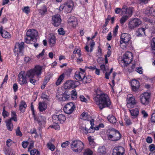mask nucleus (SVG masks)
<instances>
[{
    "label": "nucleus",
    "instance_id": "20",
    "mask_svg": "<svg viewBox=\"0 0 155 155\" xmlns=\"http://www.w3.org/2000/svg\"><path fill=\"white\" fill-rule=\"evenodd\" d=\"M69 25L73 28L76 27L78 25L77 19L74 16H71L67 20Z\"/></svg>",
    "mask_w": 155,
    "mask_h": 155
},
{
    "label": "nucleus",
    "instance_id": "44",
    "mask_svg": "<svg viewBox=\"0 0 155 155\" xmlns=\"http://www.w3.org/2000/svg\"><path fill=\"white\" fill-rule=\"evenodd\" d=\"M15 133L17 136L20 137L22 136V133L20 131V127L19 126L17 127V129L15 130Z\"/></svg>",
    "mask_w": 155,
    "mask_h": 155
},
{
    "label": "nucleus",
    "instance_id": "19",
    "mask_svg": "<svg viewBox=\"0 0 155 155\" xmlns=\"http://www.w3.org/2000/svg\"><path fill=\"white\" fill-rule=\"evenodd\" d=\"M124 149L122 147H115L113 150L112 155H124Z\"/></svg>",
    "mask_w": 155,
    "mask_h": 155
},
{
    "label": "nucleus",
    "instance_id": "61",
    "mask_svg": "<svg viewBox=\"0 0 155 155\" xmlns=\"http://www.w3.org/2000/svg\"><path fill=\"white\" fill-rule=\"evenodd\" d=\"M151 46L152 49L155 50V38L152 39V42L151 45Z\"/></svg>",
    "mask_w": 155,
    "mask_h": 155
},
{
    "label": "nucleus",
    "instance_id": "36",
    "mask_svg": "<svg viewBox=\"0 0 155 155\" xmlns=\"http://www.w3.org/2000/svg\"><path fill=\"white\" fill-rule=\"evenodd\" d=\"M11 117L9 120H10L11 121L12 120H13L15 122L17 121V115L15 111L13 110L11 111Z\"/></svg>",
    "mask_w": 155,
    "mask_h": 155
},
{
    "label": "nucleus",
    "instance_id": "22",
    "mask_svg": "<svg viewBox=\"0 0 155 155\" xmlns=\"http://www.w3.org/2000/svg\"><path fill=\"white\" fill-rule=\"evenodd\" d=\"M126 6H124L122 7V14L125 15L130 17L132 15L133 11L132 9L130 8H127Z\"/></svg>",
    "mask_w": 155,
    "mask_h": 155
},
{
    "label": "nucleus",
    "instance_id": "47",
    "mask_svg": "<svg viewBox=\"0 0 155 155\" xmlns=\"http://www.w3.org/2000/svg\"><path fill=\"white\" fill-rule=\"evenodd\" d=\"M124 120L125 122L126 126H129L132 124V122L130 119L126 117L124 119Z\"/></svg>",
    "mask_w": 155,
    "mask_h": 155
},
{
    "label": "nucleus",
    "instance_id": "25",
    "mask_svg": "<svg viewBox=\"0 0 155 155\" xmlns=\"http://www.w3.org/2000/svg\"><path fill=\"white\" fill-rule=\"evenodd\" d=\"M47 107V104L45 102H40L38 104V109L40 112L45 110Z\"/></svg>",
    "mask_w": 155,
    "mask_h": 155
},
{
    "label": "nucleus",
    "instance_id": "29",
    "mask_svg": "<svg viewBox=\"0 0 155 155\" xmlns=\"http://www.w3.org/2000/svg\"><path fill=\"white\" fill-rule=\"evenodd\" d=\"M49 43L50 46L52 48L54 45L56 43V38L54 35H51L49 38Z\"/></svg>",
    "mask_w": 155,
    "mask_h": 155
},
{
    "label": "nucleus",
    "instance_id": "39",
    "mask_svg": "<svg viewBox=\"0 0 155 155\" xmlns=\"http://www.w3.org/2000/svg\"><path fill=\"white\" fill-rule=\"evenodd\" d=\"M33 117L34 118V121H37L38 124L41 126V121L39 119V117L37 115L35 114H32Z\"/></svg>",
    "mask_w": 155,
    "mask_h": 155
},
{
    "label": "nucleus",
    "instance_id": "12",
    "mask_svg": "<svg viewBox=\"0 0 155 155\" xmlns=\"http://www.w3.org/2000/svg\"><path fill=\"white\" fill-rule=\"evenodd\" d=\"M79 83L78 81L68 80L64 84V88L65 89L75 88L79 85Z\"/></svg>",
    "mask_w": 155,
    "mask_h": 155
},
{
    "label": "nucleus",
    "instance_id": "57",
    "mask_svg": "<svg viewBox=\"0 0 155 155\" xmlns=\"http://www.w3.org/2000/svg\"><path fill=\"white\" fill-rule=\"evenodd\" d=\"M58 124H55V125H51L50 126V127L56 130H59L60 129V126Z\"/></svg>",
    "mask_w": 155,
    "mask_h": 155
},
{
    "label": "nucleus",
    "instance_id": "34",
    "mask_svg": "<svg viewBox=\"0 0 155 155\" xmlns=\"http://www.w3.org/2000/svg\"><path fill=\"white\" fill-rule=\"evenodd\" d=\"M64 73L58 77L57 80L55 83L56 85L58 86L61 84L62 81L64 80Z\"/></svg>",
    "mask_w": 155,
    "mask_h": 155
},
{
    "label": "nucleus",
    "instance_id": "62",
    "mask_svg": "<svg viewBox=\"0 0 155 155\" xmlns=\"http://www.w3.org/2000/svg\"><path fill=\"white\" fill-rule=\"evenodd\" d=\"M80 52L81 50L80 48H76L73 51V53L74 54H77V55H78L81 54Z\"/></svg>",
    "mask_w": 155,
    "mask_h": 155
},
{
    "label": "nucleus",
    "instance_id": "55",
    "mask_svg": "<svg viewBox=\"0 0 155 155\" xmlns=\"http://www.w3.org/2000/svg\"><path fill=\"white\" fill-rule=\"evenodd\" d=\"M150 121L152 123H155V111H154V112L151 115Z\"/></svg>",
    "mask_w": 155,
    "mask_h": 155
},
{
    "label": "nucleus",
    "instance_id": "3",
    "mask_svg": "<svg viewBox=\"0 0 155 155\" xmlns=\"http://www.w3.org/2000/svg\"><path fill=\"white\" fill-rule=\"evenodd\" d=\"M108 140L112 141H117L120 140L121 135L119 131L114 128L109 129L107 132Z\"/></svg>",
    "mask_w": 155,
    "mask_h": 155
},
{
    "label": "nucleus",
    "instance_id": "43",
    "mask_svg": "<svg viewBox=\"0 0 155 155\" xmlns=\"http://www.w3.org/2000/svg\"><path fill=\"white\" fill-rule=\"evenodd\" d=\"M129 17L124 15L123 16L120 18V22L121 24H123L124 23L125 21L129 18Z\"/></svg>",
    "mask_w": 155,
    "mask_h": 155
},
{
    "label": "nucleus",
    "instance_id": "18",
    "mask_svg": "<svg viewBox=\"0 0 155 155\" xmlns=\"http://www.w3.org/2000/svg\"><path fill=\"white\" fill-rule=\"evenodd\" d=\"M127 106L129 108L134 107L136 104L135 98L133 96L128 97L127 99Z\"/></svg>",
    "mask_w": 155,
    "mask_h": 155
},
{
    "label": "nucleus",
    "instance_id": "60",
    "mask_svg": "<svg viewBox=\"0 0 155 155\" xmlns=\"http://www.w3.org/2000/svg\"><path fill=\"white\" fill-rule=\"evenodd\" d=\"M29 143L28 141H23L22 143V145L24 148H26L27 147Z\"/></svg>",
    "mask_w": 155,
    "mask_h": 155
},
{
    "label": "nucleus",
    "instance_id": "17",
    "mask_svg": "<svg viewBox=\"0 0 155 155\" xmlns=\"http://www.w3.org/2000/svg\"><path fill=\"white\" fill-rule=\"evenodd\" d=\"M130 83L131 89L133 91L136 92L139 90L140 83L136 79L132 80Z\"/></svg>",
    "mask_w": 155,
    "mask_h": 155
},
{
    "label": "nucleus",
    "instance_id": "54",
    "mask_svg": "<svg viewBox=\"0 0 155 155\" xmlns=\"http://www.w3.org/2000/svg\"><path fill=\"white\" fill-rule=\"evenodd\" d=\"M28 151L30 152V155H35L36 153H37V151H38L35 148L33 150L30 149L29 150H28Z\"/></svg>",
    "mask_w": 155,
    "mask_h": 155
},
{
    "label": "nucleus",
    "instance_id": "42",
    "mask_svg": "<svg viewBox=\"0 0 155 155\" xmlns=\"http://www.w3.org/2000/svg\"><path fill=\"white\" fill-rule=\"evenodd\" d=\"M48 148L51 151L54 150L55 148V146L51 143H49L47 144Z\"/></svg>",
    "mask_w": 155,
    "mask_h": 155
},
{
    "label": "nucleus",
    "instance_id": "30",
    "mask_svg": "<svg viewBox=\"0 0 155 155\" xmlns=\"http://www.w3.org/2000/svg\"><path fill=\"white\" fill-rule=\"evenodd\" d=\"M82 82L84 83H89L91 82V77L90 75H87L84 76L83 78H82Z\"/></svg>",
    "mask_w": 155,
    "mask_h": 155
},
{
    "label": "nucleus",
    "instance_id": "52",
    "mask_svg": "<svg viewBox=\"0 0 155 155\" xmlns=\"http://www.w3.org/2000/svg\"><path fill=\"white\" fill-rule=\"evenodd\" d=\"M106 150L104 147H99L98 149L99 152L101 153H104L106 152Z\"/></svg>",
    "mask_w": 155,
    "mask_h": 155
},
{
    "label": "nucleus",
    "instance_id": "53",
    "mask_svg": "<svg viewBox=\"0 0 155 155\" xmlns=\"http://www.w3.org/2000/svg\"><path fill=\"white\" fill-rule=\"evenodd\" d=\"M81 130L82 131V133L83 134H85L86 135L88 133V129L86 127H82Z\"/></svg>",
    "mask_w": 155,
    "mask_h": 155
},
{
    "label": "nucleus",
    "instance_id": "31",
    "mask_svg": "<svg viewBox=\"0 0 155 155\" xmlns=\"http://www.w3.org/2000/svg\"><path fill=\"white\" fill-rule=\"evenodd\" d=\"M6 126L7 129L10 131H12L13 129V124L10 120H8L6 121Z\"/></svg>",
    "mask_w": 155,
    "mask_h": 155
},
{
    "label": "nucleus",
    "instance_id": "40",
    "mask_svg": "<svg viewBox=\"0 0 155 155\" xmlns=\"http://www.w3.org/2000/svg\"><path fill=\"white\" fill-rule=\"evenodd\" d=\"M93 151L89 148H87L84 150L83 155H93Z\"/></svg>",
    "mask_w": 155,
    "mask_h": 155
},
{
    "label": "nucleus",
    "instance_id": "5",
    "mask_svg": "<svg viewBox=\"0 0 155 155\" xmlns=\"http://www.w3.org/2000/svg\"><path fill=\"white\" fill-rule=\"evenodd\" d=\"M84 144L81 140L75 139L72 140L71 144V150L76 153L81 152L84 149Z\"/></svg>",
    "mask_w": 155,
    "mask_h": 155
},
{
    "label": "nucleus",
    "instance_id": "1",
    "mask_svg": "<svg viewBox=\"0 0 155 155\" xmlns=\"http://www.w3.org/2000/svg\"><path fill=\"white\" fill-rule=\"evenodd\" d=\"M94 99L96 104L101 110L105 107L110 109L112 108L111 102L109 97L106 94L103 93L98 97H94Z\"/></svg>",
    "mask_w": 155,
    "mask_h": 155
},
{
    "label": "nucleus",
    "instance_id": "14",
    "mask_svg": "<svg viewBox=\"0 0 155 155\" xmlns=\"http://www.w3.org/2000/svg\"><path fill=\"white\" fill-rule=\"evenodd\" d=\"M70 93L68 91H65L62 94H58L56 97L60 101H65L68 100L70 97Z\"/></svg>",
    "mask_w": 155,
    "mask_h": 155
},
{
    "label": "nucleus",
    "instance_id": "26",
    "mask_svg": "<svg viewBox=\"0 0 155 155\" xmlns=\"http://www.w3.org/2000/svg\"><path fill=\"white\" fill-rule=\"evenodd\" d=\"M144 12L145 14L148 16L151 15L155 17V9L153 7L150 8H147Z\"/></svg>",
    "mask_w": 155,
    "mask_h": 155
},
{
    "label": "nucleus",
    "instance_id": "32",
    "mask_svg": "<svg viewBox=\"0 0 155 155\" xmlns=\"http://www.w3.org/2000/svg\"><path fill=\"white\" fill-rule=\"evenodd\" d=\"M47 8L45 5L42 6L41 8L38 10L39 14L42 15H44L47 12Z\"/></svg>",
    "mask_w": 155,
    "mask_h": 155
},
{
    "label": "nucleus",
    "instance_id": "64",
    "mask_svg": "<svg viewBox=\"0 0 155 155\" xmlns=\"http://www.w3.org/2000/svg\"><path fill=\"white\" fill-rule=\"evenodd\" d=\"M115 13L116 14H119L120 12L122 13V8H117L115 10Z\"/></svg>",
    "mask_w": 155,
    "mask_h": 155
},
{
    "label": "nucleus",
    "instance_id": "23",
    "mask_svg": "<svg viewBox=\"0 0 155 155\" xmlns=\"http://www.w3.org/2000/svg\"><path fill=\"white\" fill-rule=\"evenodd\" d=\"M65 9H67V12L69 13L71 12L73 9L74 4L73 2L71 0L67 1L64 4Z\"/></svg>",
    "mask_w": 155,
    "mask_h": 155
},
{
    "label": "nucleus",
    "instance_id": "33",
    "mask_svg": "<svg viewBox=\"0 0 155 155\" xmlns=\"http://www.w3.org/2000/svg\"><path fill=\"white\" fill-rule=\"evenodd\" d=\"M108 120L110 123L115 124L117 122L116 117L112 115H109L107 117Z\"/></svg>",
    "mask_w": 155,
    "mask_h": 155
},
{
    "label": "nucleus",
    "instance_id": "6",
    "mask_svg": "<svg viewBox=\"0 0 155 155\" xmlns=\"http://www.w3.org/2000/svg\"><path fill=\"white\" fill-rule=\"evenodd\" d=\"M133 58V53L130 51H127L125 52L123 55L121 61V62H122V63H123V64H120V63H119L122 67H124L127 66L132 62Z\"/></svg>",
    "mask_w": 155,
    "mask_h": 155
},
{
    "label": "nucleus",
    "instance_id": "21",
    "mask_svg": "<svg viewBox=\"0 0 155 155\" xmlns=\"http://www.w3.org/2000/svg\"><path fill=\"white\" fill-rule=\"evenodd\" d=\"M0 34L3 38H5L9 39L12 37L11 35L9 32L3 29L2 26H1L0 27Z\"/></svg>",
    "mask_w": 155,
    "mask_h": 155
},
{
    "label": "nucleus",
    "instance_id": "9",
    "mask_svg": "<svg viewBox=\"0 0 155 155\" xmlns=\"http://www.w3.org/2000/svg\"><path fill=\"white\" fill-rule=\"evenodd\" d=\"M151 93L148 92H144L141 94L140 96V100L141 103L143 105H148L150 102Z\"/></svg>",
    "mask_w": 155,
    "mask_h": 155
},
{
    "label": "nucleus",
    "instance_id": "49",
    "mask_svg": "<svg viewBox=\"0 0 155 155\" xmlns=\"http://www.w3.org/2000/svg\"><path fill=\"white\" fill-rule=\"evenodd\" d=\"M79 98L81 102L87 103V98L82 95H80L79 96Z\"/></svg>",
    "mask_w": 155,
    "mask_h": 155
},
{
    "label": "nucleus",
    "instance_id": "2",
    "mask_svg": "<svg viewBox=\"0 0 155 155\" xmlns=\"http://www.w3.org/2000/svg\"><path fill=\"white\" fill-rule=\"evenodd\" d=\"M38 32L33 29L28 30L26 32V36L24 38V41L27 44H32L37 41V37Z\"/></svg>",
    "mask_w": 155,
    "mask_h": 155
},
{
    "label": "nucleus",
    "instance_id": "56",
    "mask_svg": "<svg viewBox=\"0 0 155 155\" xmlns=\"http://www.w3.org/2000/svg\"><path fill=\"white\" fill-rule=\"evenodd\" d=\"M88 140L89 142V143L90 145H93L94 144V142L93 139L91 136H89L88 137Z\"/></svg>",
    "mask_w": 155,
    "mask_h": 155
},
{
    "label": "nucleus",
    "instance_id": "45",
    "mask_svg": "<svg viewBox=\"0 0 155 155\" xmlns=\"http://www.w3.org/2000/svg\"><path fill=\"white\" fill-rule=\"evenodd\" d=\"M94 92L96 95V96L95 97H98L100 95L103 94L102 93V91L100 88H98L95 90Z\"/></svg>",
    "mask_w": 155,
    "mask_h": 155
},
{
    "label": "nucleus",
    "instance_id": "16",
    "mask_svg": "<svg viewBox=\"0 0 155 155\" xmlns=\"http://www.w3.org/2000/svg\"><path fill=\"white\" fill-rule=\"evenodd\" d=\"M52 22L55 26L57 27L60 25L61 19V16L59 14H56L52 17Z\"/></svg>",
    "mask_w": 155,
    "mask_h": 155
},
{
    "label": "nucleus",
    "instance_id": "11",
    "mask_svg": "<svg viewBox=\"0 0 155 155\" xmlns=\"http://www.w3.org/2000/svg\"><path fill=\"white\" fill-rule=\"evenodd\" d=\"M141 20L138 18L130 19L128 23V27L130 29H133L138 27L141 24Z\"/></svg>",
    "mask_w": 155,
    "mask_h": 155
},
{
    "label": "nucleus",
    "instance_id": "63",
    "mask_svg": "<svg viewBox=\"0 0 155 155\" xmlns=\"http://www.w3.org/2000/svg\"><path fill=\"white\" fill-rule=\"evenodd\" d=\"M34 142L33 140H31L29 144L28 150H29L30 149H32V148H33L34 145Z\"/></svg>",
    "mask_w": 155,
    "mask_h": 155
},
{
    "label": "nucleus",
    "instance_id": "46",
    "mask_svg": "<svg viewBox=\"0 0 155 155\" xmlns=\"http://www.w3.org/2000/svg\"><path fill=\"white\" fill-rule=\"evenodd\" d=\"M22 10L23 12L26 14H28L30 12L29 7L28 6L25 7L23 8H22Z\"/></svg>",
    "mask_w": 155,
    "mask_h": 155
},
{
    "label": "nucleus",
    "instance_id": "38",
    "mask_svg": "<svg viewBox=\"0 0 155 155\" xmlns=\"http://www.w3.org/2000/svg\"><path fill=\"white\" fill-rule=\"evenodd\" d=\"M71 96L73 100H75L77 98V94L76 90L74 89L71 92Z\"/></svg>",
    "mask_w": 155,
    "mask_h": 155
},
{
    "label": "nucleus",
    "instance_id": "50",
    "mask_svg": "<svg viewBox=\"0 0 155 155\" xmlns=\"http://www.w3.org/2000/svg\"><path fill=\"white\" fill-rule=\"evenodd\" d=\"M58 34L60 35H64L65 33V31L62 28H61L58 29Z\"/></svg>",
    "mask_w": 155,
    "mask_h": 155
},
{
    "label": "nucleus",
    "instance_id": "48",
    "mask_svg": "<svg viewBox=\"0 0 155 155\" xmlns=\"http://www.w3.org/2000/svg\"><path fill=\"white\" fill-rule=\"evenodd\" d=\"M77 63H80L83 61V59L81 57V54L77 55Z\"/></svg>",
    "mask_w": 155,
    "mask_h": 155
},
{
    "label": "nucleus",
    "instance_id": "35",
    "mask_svg": "<svg viewBox=\"0 0 155 155\" xmlns=\"http://www.w3.org/2000/svg\"><path fill=\"white\" fill-rule=\"evenodd\" d=\"M137 32L138 34L137 36H141L143 34L145 35V29L143 28H138Z\"/></svg>",
    "mask_w": 155,
    "mask_h": 155
},
{
    "label": "nucleus",
    "instance_id": "59",
    "mask_svg": "<svg viewBox=\"0 0 155 155\" xmlns=\"http://www.w3.org/2000/svg\"><path fill=\"white\" fill-rule=\"evenodd\" d=\"M13 89L15 92H16L18 89V86L17 84L16 83L13 84Z\"/></svg>",
    "mask_w": 155,
    "mask_h": 155
},
{
    "label": "nucleus",
    "instance_id": "58",
    "mask_svg": "<svg viewBox=\"0 0 155 155\" xmlns=\"http://www.w3.org/2000/svg\"><path fill=\"white\" fill-rule=\"evenodd\" d=\"M69 142L68 141H67L64 142L62 143L61 144V147L62 148H65L67 147L69 144Z\"/></svg>",
    "mask_w": 155,
    "mask_h": 155
},
{
    "label": "nucleus",
    "instance_id": "51",
    "mask_svg": "<svg viewBox=\"0 0 155 155\" xmlns=\"http://www.w3.org/2000/svg\"><path fill=\"white\" fill-rule=\"evenodd\" d=\"M41 98L44 100L49 101V96L46 95L45 93H43L41 94Z\"/></svg>",
    "mask_w": 155,
    "mask_h": 155
},
{
    "label": "nucleus",
    "instance_id": "13",
    "mask_svg": "<svg viewBox=\"0 0 155 155\" xmlns=\"http://www.w3.org/2000/svg\"><path fill=\"white\" fill-rule=\"evenodd\" d=\"M52 120L55 124H63L66 120L65 116L63 114L54 115L52 117Z\"/></svg>",
    "mask_w": 155,
    "mask_h": 155
},
{
    "label": "nucleus",
    "instance_id": "4",
    "mask_svg": "<svg viewBox=\"0 0 155 155\" xmlns=\"http://www.w3.org/2000/svg\"><path fill=\"white\" fill-rule=\"evenodd\" d=\"M120 47L123 49H125L127 47H130L132 44L130 35L127 33L122 34L120 36Z\"/></svg>",
    "mask_w": 155,
    "mask_h": 155
},
{
    "label": "nucleus",
    "instance_id": "28",
    "mask_svg": "<svg viewBox=\"0 0 155 155\" xmlns=\"http://www.w3.org/2000/svg\"><path fill=\"white\" fill-rule=\"evenodd\" d=\"M131 115L132 116L133 118H137L139 114V110L138 108H135L132 110H129Z\"/></svg>",
    "mask_w": 155,
    "mask_h": 155
},
{
    "label": "nucleus",
    "instance_id": "41",
    "mask_svg": "<svg viewBox=\"0 0 155 155\" xmlns=\"http://www.w3.org/2000/svg\"><path fill=\"white\" fill-rule=\"evenodd\" d=\"M2 111V115L4 118H5L9 115V114L8 112L6 111L5 110V106H4L3 108Z\"/></svg>",
    "mask_w": 155,
    "mask_h": 155
},
{
    "label": "nucleus",
    "instance_id": "15",
    "mask_svg": "<svg viewBox=\"0 0 155 155\" xmlns=\"http://www.w3.org/2000/svg\"><path fill=\"white\" fill-rule=\"evenodd\" d=\"M79 71L76 72L75 74L74 77L76 80L78 81H82V78H83L84 76L86 74L85 70L81 68H79Z\"/></svg>",
    "mask_w": 155,
    "mask_h": 155
},
{
    "label": "nucleus",
    "instance_id": "27",
    "mask_svg": "<svg viewBox=\"0 0 155 155\" xmlns=\"http://www.w3.org/2000/svg\"><path fill=\"white\" fill-rule=\"evenodd\" d=\"M27 107V105L25 101L21 100L19 105V109L21 112L22 113L25 112Z\"/></svg>",
    "mask_w": 155,
    "mask_h": 155
},
{
    "label": "nucleus",
    "instance_id": "8",
    "mask_svg": "<svg viewBox=\"0 0 155 155\" xmlns=\"http://www.w3.org/2000/svg\"><path fill=\"white\" fill-rule=\"evenodd\" d=\"M42 66L39 65H36L34 68L28 71V74L31 78H34L35 75L38 77L42 73Z\"/></svg>",
    "mask_w": 155,
    "mask_h": 155
},
{
    "label": "nucleus",
    "instance_id": "10",
    "mask_svg": "<svg viewBox=\"0 0 155 155\" xmlns=\"http://www.w3.org/2000/svg\"><path fill=\"white\" fill-rule=\"evenodd\" d=\"M76 106L75 103L69 102L66 104L64 108V112L67 114H71L75 110Z\"/></svg>",
    "mask_w": 155,
    "mask_h": 155
},
{
    "label": "nucleus",
    "instance_id": "37",
    "mask_svg": "<svg viewBox=\"0 0 155 155\" xmlns=\"http://www.w3.org/2000/svg\"><path fill=\"white\" fill-rule=\"evenodd\" d=\"M89 116L87 113L84 112L80 116V118L84 120H88Z\"/></svg>",
    "mask_w": 155,
    "mask_h": 155
},
{
    "label": "nucleus",
    "instance_id": "24",
    "mask_svg": "<svg viewBox=\"0 0 155 155\" xmlns=\"http://www.w3.org/2000/svg\"><path fill=\"white\" fill-rule=\"evenodd\" d=\"M24 43L22 42L20 43H16L15 46V52L16 51L21 52L24 48Z\"/></svg>",
    "mask_w": 155,
    "mask_h": 155
},
{
    "label": "nucleus",
    "instance_id": "7",
    "mask_svg": "<svg viewBox=\"0 0 155 155\" xmlns=\"http://www.w3.org/2000/svg\"><path fill=\"white\" fill-rule=\"evenodd\" d=\"M28 73V71L26 72L21 71L19 73L18 76V82L21 85H24L28 84V79L27 77H31Z\"/></svg>",
    "mask_w": 155,
    "mask_h": 155
}]
</instances>
